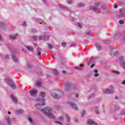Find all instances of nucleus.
<instances>
[{
	"instance_id": "obj_1",
	"label": "nucleus",
	"mask_w": 125,
	"mask_h": 125,
	"mask_svg": "<svg viewBox=\"0 0 125 125\" xmlns=\"http://www.w3.org/2000/svg\"><path fill=\"white\" fill-rule=\"evenodd\" d=\"M52 109L50 107H46L45 109H43L42 111L43 112L44 115L47 116L50 119H54V116L52 115V114L50 113Z\"/></svg>"
},
{
	"instance_id": "obj_2",
	"label": "nucleus",
	"mask_w": 125,
	"mask_h": 125,
	"mask_svg": "<svg viewBox=\"0 0 125 125\" xmlns=\"http://www.w3.org/2000/svg\"><path fill=\"white\" fill-rule=\"evenodd\" d=\"M36 101H42V102H43L42 104V105L41 104H37L35 105V107L36 108H38V109H41V108H42V106H44L45 105V103L44 102V99H42V100H40L39 99H37Z\"/></svg>"
},
{
	"instance_id": "obj_3",
	"label": "nucleus",
	"mask_w": 125,
	"mask_h": 125,
	"mask_svg": "<svg viewBox=\"0 0 125 125\" xmlns=\"http://www.w3.org/2000/svg\"><path fill=\"white\" fill-rule=\"evenodd\" d=\"M29 93L31 96L36 97L38 94V90H31L29 91Z\"/></svg>"
},
{
	"instance_id": "obj_4",
	"label": "nucleus",
	"mask_w": 125,
	"mask_h": 125,
	"mask_svg": "<svg viewBox=\"0 0 125 125\" xmlns=\"http://www.w3.org/2000/svg\"><path fill=\"white\" fill-rule=\"evenodd\" d=\"M50 36H40L39 37V41H42V40H43L44 41H46V40H48V39H49Z\"/></svg>"
},
{
	"instance_id": "obj_5",
	"label": "nucleus",
	"mask_w": 125,
	"mask_h": 125,
	"mask_svg": "<svg viewBox=\"0 0 125 125\" xmlns=\"http://www.w3.org/2000/svg\"><path fill=\"white\" fill-rule=\"evenodd\" d=\"M69 106L73 109H74L76 111H78L79 110V108L78 107V106H77V104H75L74 103H70Z\"/></svg>"
},
{
	"instance_id": "obj_6",
	"label": "nucleus",
	"mask_w": 125,
	"mask_h": 125,
	"mask_svg": "<svg viewBox=\"0 0 125 125\" xmlns=\"http://www.w3.org/2000/svg\"><path fill=\"white\" fill-rule=\"evenodd\" d=\"M51 95L52 97H53V98H55V99H57L58 100L60 99V97L54 92L51 93Z\"/></svg>"
},
{
	"instance_id": "obj_7",
	"label": "nucleus",
	"mask_w": 125,
	"mask_h": 125,
	"mask_svg": "<svg viewBox=\"0 0 125 125\" xmlns=\"http://www.w3.org/2000/svg\"><path fill=\"white\" fill-rule=\"evenodd\" d=\"M119 60L122 62V66H123V68L125 70V62L124 61V57H121L119 58Z\"/></svg>"
},
{
	"instance_id": "obj_8",
	"label": "nucleus",
	"mask_w": 125,
	"mask_h": 125,
	"mask_svg": "<svg viewBox=\"0 0 125 125\" xmlns=\"http://www.w3.org/2000/svg\"><path fill=\"white\" fill-rule=\"evenodd\" d=\"M87 124H88V125H97V123L94 122L91 119H88V120Z\"/></svg>"
},
{
	"instance_id": "obj_9",
	"label": "nucleus",
	"mask_w": 125,
	"mask_h": 125,
	"mask_svg": "<svg viewBox=\"0 0 125 125\" xmlns=\"http://www.w3.org/2000/svg\"><path fill=\"white\" fill-rule=\"evenodd\" d=\"M37 55L38 56H41L42 55V48L41 47H37Z\"/></svg>"
},
{
	"instance_id": "obj_10",
	"label": "nucleus",
	"mask_w": 125,
	"mask_h": 125,
	"mask_svg": "<svg viewBox=\"0 0 125 125\" xmlns=\"http://www.w3.org/2000/svg\"><path fill=\"white\" fill-rule=\"evenodd\" d=\"M90 9L92 11H95V12H98V9H96V7L95 6H90Z\"/></svg>"
},
{
	"instance_id": "obj_11",
	"label": "nucleus",
	"mask_w": 125,
	"mask_h": 125,
	"mask_svg": "<svg viewBox=\"0 0 125 125\" xmlns=\"http://www.w3.org/2000/svg\"><path fill=\"white\" fill-rule=\"evenodd\" d=\"M83 66H84V65H83V64H81L80 66L75 67H74V69H75V70H82V67H83Z\"/></svg>"
},
{
	"instance_id": "obj_12",
	"label": "nucleus",
	"mask_w": 125,
	"mask_h": 125,
	"mask_svg": "<svg viewBox=\"0 0 125 125\" xmlns=\"http://www.w3.org/2000/svg\"><path fill=\"white\" fill-rule=\"evenodd\" d=\"M96 46L98 50H99V51H100V50H101V45H100V44L97 43L96 44Z\"/></svg>"
},
{
	"instance_id": "obj_13",
	"label": "nucleus",
	"mask_w": 125,
	"mask_h": 125,
	"mask_svg": "<svg viewBox=\"0 0 125 125\" xmlns=\"http://www.w3.org/2000/svg\"><path fill=\"white\" fill-rule=\"evenodd\" d=\"M11 99H12L13 102H14L15 103H17V99H16V98H15L13 95H11Z\"/></svg>"
},
{
	"instance_id": "obj_14",
	"label": "nucleus",
	"mask_w": 125,
	"mask_h": 125,
	"mask_svg": "<svg viewBox=\"0 0 125 125\" xmlns=\"http://www.w3.org/2000/svg\"><path fill=\"white\" fill-rule=\"evenodd\" d=\"M94 72L95 73V74L94 75V77H98V76H99V74L98 73V70H97V69H95Z\"/></svg>"
},
{
	"instance_id": "obj_15",
	"label": "nucleus",
	"mask_w": 125,
	"mask_h": 125,
	"mask_svg": "<svg viewBox=\"0 0 125 125\" xmlns=\"http://www.w3.org/2000/svg\"><path fill=\"white\" fill-rule=\"evenodd\" d=\"M16 37H17V35H16L15 36H9V38L11 40H15L16 39Z\"/></svg>"
},
{
	"instance_id": "obj_16",
	"label": "nucleus",
	"mask_w": 125,
	"mask_h": 125,
	"mask_svg": "<svg viewBox=\"0 0 125 125\" xmlns=\"http://www.w3.org/2000/svg\"><path fill=\"white\" fill-rule=\"evenodd\" d=\"M65 84H66V86L64 88V90L65 91H68V90L70 89V87L68 86V84H67V83H65Z\"/></svg>"
},
{
	"instance_id": "obj_17",
	"label": "nucleus",
	"mask_w": 125,
	"mask_h": 125,
	"mask_svg": "<svg viewBox=\"0 0 125 125\" xmlns=\"http://www.w3.org/2000/svg\"><path fill=\"white\" fill-rule=\"evenodd\" d=\"M40 95H41V96L42 97H44V96H45L46 94L45 92H40Z\"/></svg>"
},
{
	"instance_id": "obj_18",
	"label": "nucleus",
	"mask_w": 125,
	"mask_h": 125,
	"mask_svg": "<svg viewBox=\"0 0 125 125\" xmlns=\"http://www.w3.org/2000/svg\"><path fill=\"white\" fill-rule=\"evenodd\" d=\"M13 60L15 62H18V59L15 56H13L12 57Z\"/></svg>"
},
{
	"instance_id": "obj_19",
	"label": "nucleus",
	"mask_w": 125,
	"mask_h": 125,
	"mask_svg": "<svg viewBox=\"0 0 125 125\" xmlns=\"http://www.w3.org/2000/svg\"><path fill=\"white\" fill-rule=\"evenodd\" d=\"M26 47L28 50H29L30 51H34V48L30 47V46H26Z\"/></svg>"
},
{
	"instance_id": "obj_20",
	"label": "nucleus",
	"mask_w": 125,
	"mask_h": 125,
	"mask_svg": "<svg viewBox=\"0 0 125 125\" xmlns=\"http://www.w3.org/2000/svg\"><path fill=\"white\" fill-rule=\"evenodd\" d=\"M53 72H54V74H55V75H56V76H58V75H59V72H58V71H57V69H54Z\"/></svg>"
},
{
	"instance_id": "obj_21",
	"label": "nucleus",
	"mask_w": 125,
	"mask_h": 125,
	"mask_svg": "<svg viewBox=\"0 0 125 125\" xmlns=\"http://www.w3.org/2000/svg\"><path fill=\"white\" fill-rule=\"evenodd\" d=\"M6 120L9 125H11V120H10L9 117H7Z\"/></svg>"
},
{
	"instance_id": "obj_22",
	"label": "nucleus",
	"mask_w": 125,
	"mask_h": 125,
	"mask_svg": "<svg viewBox=\"0 0 125 125\" xmlns=\"http://www.w3.org/2000/svg\"><path fill=\"white\" fill-rule=\"evenodd\" d=\"M95 111L96 114H97V115H98V114H99V111H98V106L95 107Z\"/></svg>"
},
{
	"instance_id": "obj_23",
	"label": "nucleus",
	"mask_w": 125,
	"mask_h": 125,
	"mask_svg": "<svg viewBox=\"0 0 125 125\" xmlns=\"http://www.w3.org/2000/svg\"><path fill=\"white\" fill-rule=\"evenodd\" d=\"M10 86L13 88V89H15V88H16V86L14 83H12Z\"/></svg>"
},
{
	"instance_id": "obj_24",
	"label": "nucleus",
	"mask_w": 125,
	"mask_h": 125,
	"mask_svg": "<svg viewBox=\"0 0 125 125\" xmlns=\"http://www.w3.org/2000/svg\"><path fill=\"white\" fill-rule=\"evenodd\" d=\"M66 121H67V122H70V121H71V119L70 118V117H69L68 115H66Z\"/></svg>"
},
{
	"instance_id": "obj_25",
	"label": "nucleus",
	"mask_w": 125,
	"mask_h": 125,
	"mask_svg": "<svg viewBox=\"0 0 125 125\" xmlns=\"http://www.w3.org/2000/svg\"><path fill=\"white\" fill-rule=\"evenodd\" d=\"M36 84L38 87H41V86H42V83H37Z\"/></svg>"
},
{
	"instance_id": "obj_26",
	"label": "nucleus",
	"mask_w": 125,
	"mask_h": 125,
	"mask_svg": "<svg viewBox=\"0 0 125 125\" xmlns=\"http://www.w3.org/2000/svg\"><path fill=\"white\" fill-rule=\"evenodd\" d=\"M104 93H110V91L108 89L104 90Z\"/></svg>"
},
{
	"instance_id": "obj_27",
	"label": "nucleus",
	"mask_w": 125,
	"mask_h": 125,
	"mask_svg": "<svg viewBox=\"0 0 125 125\" xmlns=\"http://www.w3.org/2000/svg\"><path fill=\"white\" fill-rule=\"evenodd\" d=\"M48 46L49 49H52L53 47H52V45L51 44H48Z\"/></svg>"
},
{
	"instance_id": "obj_28",
	"label": "nucleus",
	"mask_w": 125,
	"mask_h": 125,
	"mask_svg": "<svg viewBox=\"0 0 125 125\" xmlns=\"http://www.w3.org/2000/svg\"><path fill=\"white\" fill-rule=\"evenodd\" d=\"M59 120H60V121H64V118L62 116H61L59 117Z\"/></svg>"
},
{
	"instance_id": "obj_29",
	"label": "nucleus",
	"mask_w": 125,
	"mask_h": 125,
	"mask_svg": "<svg viewBox=\"0 0 125 125\" xmlns=\"http://www.w3.org/2000/svg\"><path fill=\"white\" fill-rule=\"evenodd\" d=\"M78 6L79 7H81L82 6H84V5L82 3H80L79 4Z\"/></svg>"
},
{
	"instance_id": "obj_30",
	"label": "nucleus",
	"mask_w": 125,
	"mask_h": 125,
	"mask_svg": "<svg viewBox=\"0 0 125 125\" xmlns=\"http://www.w3.org/2000/svg\"><path fill=\"white\" fill-rule=\"evenodd\" d=\"M84 114H85V110H83L81 114L82 117H83V115H84Z\"/></svg>"
},
{
	"instance_id": "obj_31",
	"label": "nucleus",
	"mask_w": 125,
	"mask_h": 125,
	"mask_svg": "<svg viewBox=\"0 0 125 125\" xmlns=\"http://www.w3.org/2000/svg\"><path fill=\"white\" fill-rule=\"evenodd\" d=\"M62 46H63V47H65L66 46V43L62 42Z\"/></svg>"
},
{
	"instance_id": "obj_32",
	"label": "nucleus",
	"mask_w": 125,
	"mask_h": 125,
	"mask_svg": "<svg viewBox=\"0 0 125 125\" xmlns=\"http://www.w3.org/2000/svg\"><path fill=\"white\" fill-rule=\"evenodd\" d=\"M94 96H95V95H94V94H92L89 95V98H91V97H94Z\"/></svg>"
},
{
	"instance_id": "obj_33",
	"label": "nucleus",
	"mask_w": 125,
	"mask_h": 125,
	"mask_svg": "<svg viewBox=\"0 0 125 125\" xmlns=\"http://www.w3.org/2000/svg\"><path fill=\"white\" fill-rule=\"evenodd\" d=\"M28 121H29V122H30V123H33V119H32V118H28Z\"/></svg>"
},
{
	"instance_id": "obj_34",
	"label": "nucleus",
	"mask_w": 125,
	"mask_h": 125,
	"mask_svg": "<svg viewBox=\"0 0 125 125\" xmlns=\"http://www.w3.org/2000/svg\"><path fill=\"white\" fill-rule=\"evenodd\" d=\"M119 23H120V24H124V23H125V22H124V21H123L122 20H120V21H119Z\"/></svg>"
},
{
	"instance_id": "obj_35",
	"label": "nucleus",
	"mask_w": 125,
	"mask_h": 125,
	"mask_svg": "<svg viewBox=\"0 0 125 125\" xmlns=\"http://www.w3.org/2000/svg\"><path fill=\"white\" fill-rule=\"evenodd\" d=\"M21 113H23V110H19L18 112V115H20V114H21Z\"/></svg>"
},
{
	"instance_id": "obj_36",
	"label": "nucleus",
	"mask_w": 125,
	"mask_h": 125,
	"mask_svg": "<svg viewBox=\"0 0 125 125\" xmlns=\"http://www.w3.org/2000/svg\"><path fill=\"white\" fill-rule=\"evenodd\" d=\"M67 2L68 3V4H71L72 3V0H69L67 1Z\"/></svg>"
},
{
	"instance_id": "obj_37",
	"label": "nucleus",
	"mask_w": 125,
	"mask_h": 125,
	"mask_svg": "<svg viewBox=\"0 0 125 125\" xmlns=\"http://www.w3.org/2000/svg\"><path fill=\"white\" fill-rule=\"evenodd\" d=\"M78 26H79L80 28H82V27H83V25H82V24H81L80 23H78Z\"/></svg>"
},
{
	"instance_id": "obj_38",
	"label": "nucleus",
	"mask_w": 125,
	"mask_h": 125,
	"mask_svg": "<svg viewBox=\"0 0 125 125\" xmlns=\"http://www.w3.org/2000/svg\"><path fill=\"white\" fill-rule=\"evenodd\" d=\"M62 74L63 75H66V74H67V71H65V70H63L62 72Z\"/></svg>"
},
{
	"instance_id": "obj_39",
	"label": "nucleus",
	"mask_w": 125,
	"mask_h": 125,
	"mask_svg": "<svg viewBox=\"0 0 125 125\" xmlns=\"http://www.w3.org/2000/svg\"><path fill=\"white\" fill-rule=\"evenodd\" d=\"M27 67L28 68H32V65L31 64H27Z\"/></svg>"
},
{
	"instance_id": "obj_40",
	"label": "nucleus",
	"mask_w": 125,
	"mask_h": 125,
	"mask_svg": "<svg viewBox=\"0 0 125 125\" xmlns=\"http://www.w3.org/2000/svg\"><path fill=\"white\" fill-rule=\"evenodd\" d=\"M99 4H100L99 3L96 2L95 3V5H96V6H99Z\"/></svg>"
},
{
	"instance_id": "obj_41",
	"label": "nucleus",
	"mask_w": 125,
	"mask_h": 125,
	"mask_svg": "<svg viewBox=\"0 0 125 125\" xmlns=\"http://www.w3.org/2000/svg\"><path fill=\"white\" fill-rule=\"evenodd\" d=\"M32 31L33 32V33H37V30H36L35 29H33Z\"/></svg>"
},
{
	"instance_id": "obj_42",
	"label": "nucleus",
	"mask_w": 125,
	"mask_h": 125,
	"mask_svg": "<svg viewBox=\"0 0 125 125\" xmlns=\"http://www.w3.org/2000/svg\"><path fill=\"white\" fill-rule=\"evenodd\" d=\"M113 73H116V74H120V72H119V71H113Z\"/></svg>"
},
{
	"instance_id": "obj_43",
	"label": "nucleus",
	"mask_w": 125,
	"mask_h": 125,
	"mask_svg": "<svg viewBox=\"0 0 125 125\" xmlns=\"http://www.w3.org/2000/svg\"><path fill=\"white\" fill-rule=\"evenodd\" d=\"M33 40L34 41H37V38H36L35 37H33Z\"/></svg>"
},
{
	"instance_id": "obj_44",
	"label": "nucleus",
	"mask_w": 125,
	"mask_h": 125,
	"mask_svg": "<svg viewBox=\"0 0 125 125\" xmlns=\"http://www.w3.org/2000/svg\"><path fill=\"white\" fill-rule=\"evenodd\" d=\"M125 111H124V112H121V115H125Z\"/></svg>"
},
{
	"instance_id": "obj_45",
	"label": "nucleus",
	"mask_w": 125,
	"mask_h": 125,
	"mask_svg": "<svg viewBox=\"0 0 125 125\" xmlns=\"http://www.w3.org/2000/svg\"><path fill=\"white\" fill-rule=\"evenodd\" d=\"M114 8H118V5L117 4H115L114 5Z\"/></svg>"
},
{
	"instance_id": "obj_46",
	"label": "nucleus",
	"mask_w": 125,
	"mask_h": 125,
	"mask_svg": "<svg viewBox=\"0 0 125 125\" xmlns=\"http://www.w3.org/2000/svg\"><path fill=\"white\" fill-rule=\"evenodd\" d=\"M75 95H76V98H78V97H79V94H78L76 93V94H75Z\"/></svg>"
},
{
	"instance_id": "obj_47",
	"label": "nucleus",
	"mask_w": 125,
	"mask_h": 125,
	"mask_svg": "<svg viewBox=\"0 0 125 125\" xmlns=\"http://www.w3.org/2000/svg\"><path fill=\"white\" fill-rule=\"evenodd\" d=\"M93 67H94V64H92L90 66V68H93Z\"/></svg>"
},
{
	"instance_id": "obj_48",
	"label": "nucleus",
	"mask_w": 125,
	"mask_h": 125,
	"mask_svg": "<svg viewBox=\"0 0 125 125\" xmlns=\"http://www.w3.org/2000/svg\"><path fill=\"white\" fill-rule=\"evenodd\" d=\"M114 55H117L118 54V52L116 51L114 53Z\"/></svg>"
},
{
	"instance_id": "obj_49",
	"label": "nucleus",
	"mask_w": 125,
	"mask_h": 125,
	"mask_svg": "<svg viewBox=\"0 0 125 125\" xmlns=\"http://www.w3.org/2000/svg\"><path fill=\"white\" fill-rule=\"evenodd\" d=\"M122 84H125V81L124 80L123 82H122Z\"/></svg>"
},
{
	"instance_id": "obj_50",
	"label": "nucleus",
	"mask_w": 125,
	"mask_h": 125,
	"mask_svg": "<svg viewBox=\"0 0 125 125\" xmlns=\"http://www.w3.org/2000/svg\"><path fill=\"white\" fill-rule=\"evenodd\" d=\"M8 115H11V112L10 111L8 112Z\"/></svg>"
},
{
	"instance_id": "obj_51",
	"label": "nucleus",
	"mask_w": 125,
	"mask_h": 125,
	"mask_svg": "<svg viewBox=\"0 0 125 125\" xmlns=\"http://www.w3.org/2000/svg\"><path fill=\"white\" fill-rule=\"evenodd\" d=\"M23 26H26V22H23Z\"/></svg>"
},
{
	"instance_id": "obj_52",
	"label": "nucleus",
	"mask_w": 125,
	"mask_h": 125,
	"mask_svg": "<svg viewBox=\"0 0 125 125\" xmlns=\"http://www.w3.org/2000/svg\"><path fill=\"white\" fill-rule=\"evenodd\" d=\"M75 123H78V120L75 119Z\"/></svg>"
},
{
	"instance_id": "obj_53",
	"label": "nucleus",
	"mask_w": 125,
	"mask_h": 125,
	"mask_svg": "<svg viewBox=\"0 0 125 125\" xmlns=\"http://www.w3.org/2000/svg\"><path fill=\"white\" fill-rule=\"evenodd\" d=\"M57 123H58V124H59L60 125H61V123L58 121H57Z\"/></svg>"
},
{
	"instance_id": "obj_54",
	"label": "nucleus",
	"mask_w": 125,
	"mask_h": 125,
	"mask_svg": "<svg viewBox=\"0 0 125 125\" xmlns=\"http://www.w3.org/2000/svg\"><path fill=\"white\" fill-rule=\"evenodd\" d=\"M6 59H8V56H6Z\"/></svg>"
},
{
	"instance_id": "obj_55",
	"label": "nucleus",
	"mask_w": 125,
	"mask_h": 125,
	"mask_svg": "<svg viewBox=\"0 0 125 125\" xmlns=\"http://www.w3.org/2000/svg\"><path fill=\"white\" fill-rule=\"evenodd\" d=\"M115 99L116 100L118 99V97H115Z\"/></svg>"
},
{
	"instance_id": "obj_56",
	"label": "nucleus",
	"mask_w": 125,
	"mask_h": 125,
	"mask_svg": "<svg viewBox=\"0 0 125 125\" xmlns=\"http://www.w3.org/2000/svg\"><path fill=\"white\" fill-rule=\"evenodd\" d=\"M75 44H72V46H75Z\"/></svg>"
},
{
	"instance_id": "obj_57",
	"label": "nucleus",
	"mask_w": 125,
	"mask_h": 125,
	"mask_svg": "<svg viewBox=\"0 0 125 125\" xmlns=\"http://www.w3.org/2000/svg\"><path fill=\"white\" fill-rule=\"evenodd\" d=\"M0 41H1V37L0 35Z\"/></svg>"
},
{
	"instance_id": "obj_58",
	"label": "nucleus",
	"mask_w": 125,
	"mask_h": 125,
	"mask_svg": "<svg viewBox=\"0 0 125 125\" xmlns=\"http://www.w3.org/2000/svg\"><path fill=\"white\" fill-rule=\"evenodd\" d=\"M115 110H117V108L116 107H115Z\"/></svg>"
},
{
	"instance_id": "obj_59",
	"label": "nucleus",
	"mask_w": 125,
	"mask_h": 125,
	"mask_svg": "<svg viewBox=\"0 0 125 125\" xmlns=\"http://www.w3.org/2000/svg\"><path fill=\"white\" fill-rule=\"evenodd\" d=\"M115 120H117V118H115Z\"/></svg>"
},
{
	"instance_id": "obj_60",
	"label": "nucleus",
	"mask_w": 125,
	"mask_h": 125,
	"mask_svg": "<svg viewBox=\"0 0 125 125\" xmlns=\"http://www.w3.org/2000/svg\"><path fill=\"white\" fill-rule=\"evenodd\" d=\"M124 41H125V38H124Z\"/></svg>"
},
{
	"instance_id": "obj_61",
	"label": "nucleus",
	"mask_w": 125,
	"mask_h": 125,
	"mask_svg": "<svg viewBox=\"0 0 125 125\" xmlns=\"http://www.w3.org/2000/svg\"><path fill=\"white\" fill-rule=\"evenodd\" d=\"M1 23H2L1 22H0V24H1Z\"/></svg>"
},
{
	"instance_id": "obj_62",
	"label": "nucleus",
	"mask_w": 125,
	"mask_h": 125,
	"mask_svg": "<svg viewBox=\"0 0 125 125\" xmlns=\"http://www.w3.org/2000/svg\"><path fill=\"white\" fill-rule=\"evenodd\" d=\"M122 16H125V15H122Z\"/></svg>"
},
{
	"instance_id": "obj_63",
	"label": "nucleus",
	"mask_w": 125,
	"mask_h": 125,
	"mask_svg": "<svg viewBox=\"0 0 125 125\" xmlns=\"http://www.w3.org/2000/svg\"><path fill=\"white\" fill-rule=\"evenodd\" d=\"M9 80H10V78H9Z\"/></svg>"
}]
</instances>
